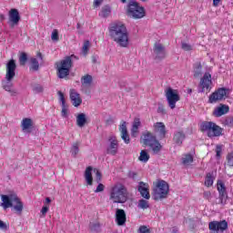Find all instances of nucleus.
<instances>
[{
	"instance_id": "30",
	"label": "nucleus",
	"mask_w": 233,
	"mask_h": 233,
	"mask_svg": "<svg viewBox=\"0 0 233 233\" xmlns=\"http://www.w3.org/2000/svg\"><path fill=\"white\" fill-rule=\"evenodd\" d=\"M79 147H81V142L76 141L72 144L70 148V154L72 157H77V154H79Z\"/></svg>"
},
{
	"instance_id": "38",
	"label": "nucleus",
	"mask_w": 233,
	"mask_h": 233,
	"mask_svg": "<svg viewBox=\"0 0 233 233\" xmlns=\"http://www.w3.org/2000/svg\"><path fill=\"white\" fill-rule=\"evenodd\" d=\"M81 83L85 86H90V85H92V76H90V75L84 76L82 77Z\"/></svg>"
},
{
	"instance_id": "46",
	"label": "nucleus",
	"mask_w": 233,
	"mask_h": 233,
	"mask_svg": "<svg viewBox=\"0 0 233 233\" xmlns=\"http://www.w3.org/2000/svg\"><path fill=\"white\" fill-rule=\"evenodd\" d=\"M27 59H28V56H26V53H22L19 57L20 65L25 66Z\"/></svg>"
},
{
	"instance_id": "2",
	"label": "nucleus",
	"mask_w": 233,
	"mask_h": 233,
	"mask_svg": "<svg viewBox=\"0 0 233 233\" xmlns=\"http://www.w3.org/2000/svg\"><path fill=\"white\" fill-rule=\"evenodd\" d=\"M17 65H15V60L11 59L7 62L5 66V76L2 80V86L5 92H9L11 96H17V89L14 88V77H15V70Z\"/></svg>"
},
{
	"instance_id": "41",
	"label": "nucleus",
	"mask_w": 233,
	"mask_h": 233,
	"mask_svg": "<svg viewBox=\"0 0 233 233\" xmlns=\"http://www.w3.org/2000/svg\"><path fill=\"white\" fill-rule=\"evenodd\" d=\"M32 90H33L34 94H43V91L45 89L43 88V86H41L39 84H35L32 87Z\"/></svg>"
},
{
	"instance_id": "55",
	"label": "nucleus",
	"mask_w": 233,
	"mask_h": 233,
	"mask_svg": "<svg viewBox=\"0 0 233 233\" xmlns=\"http://www.w3.org/2000/svg\"><path fill=\"white\" fill-rule=\"evenodd\" d=\"M94 172H96V180L99 183V181H101V172H99V170L97 168L94 169Z\"/></svg>"
},
{
	"instance_id": "60",
	"label": "nucleus",
	"mask_w": 233,
	"mask_h": 233,
	"mask_svg": "<svg viewBox=\"0 0 233 233\" xmlns=\"http://www.w3.org/2000/svg\"><path fill=\"white\" fill-rule=\"evenodd\" d=\"M171 233H179V230L177 228H173Z\"/></svg>"
},
{
	"instance_id": "5",
	"label": "nucleus",
	"mask_w": 233,
	"mask_h": 233,
	"mask_svg": "<svg viewBox=\"0 0 233 233\" xmlns=\"http://www.w3.org/2000/svg\"><path fill=\"white\" fill-rule=\"evenodd\" d=\"M127 15L132 19H143L147 13L145 7L139 5L136 0H129L127 5Z\"/></svg>"
},
{
	"instance_id": "28",
	"label": "nucleus",
	"mask_w": 233,
	"mask_h": 233,
	"mask_svg": "<svg viewBox=\"0 0 233 233\" xmlns=\"http://www.w3.org/2000/svg\"><path fill=\"white\" fill-rule=\"evenodd\" d=\"M76 125L79 128H83L86 125V114L79 113L76 115Z\"/></svg>"
},
{
	"instance_id": "7",
	"label": "nucleus",
	"mask_w": 233,
	"mask_h": 233,
	"mask_svg": "<svg viewBox=\"0 0 233 233\" xmlns=\"http://www.w3.org/2000/svg\"><path fill=\"white\" fill-rule=\"evenodd\" d=\"M165 94L168 106L171 108V110H174V108H176V103L181 99L179 93L177 90L172 89V87H167L165 90Z\"/></svg>"
},
{
	"instance_id": "12",
	"label": "nucleus",
	"mask_w": 233,
	"mask_h": 233,
	"mask_svg": "<svg viewBox=\"0 0 233 233\" xmlns=\"http://www.w3.org/2000/svg\"><path fill=\"white\" fill-rule=\"evenodd\" d=\"M227 96V89L225 88H218L217 91L212 93L209 96V103H218V101H221V99H225Z\"/></svg>"
},
{
	"instance_id": "3",
	"label": "nucleus",
	"mask_w": 233,
	"mask_h": 233,
	"mask_svg": "<svg viewBox=\"0 0 233 233\" xmlns=\"http://www.w3.org/2000/svg\"><path fill=\"white\" fill-rule=\"evenodd\" d=\"M109 199L113 203H127L128 199V190L121 183L115 184L109 191Z\"/></svg>"
},
{
	"instance_id": "36",
	"label": "nucleus",
	"mask_w": 233,
	"mask_h": 233,
	"mask_svg": "<svg viewBox=\"0 0 233 233\" xmlns=\"http://www.w3.org/2000/svg\"><path fill=\"white\" fill-rule=\"evenodd\" d=\"M138 159L142 163H147L148 159H150V155H148V152H147V150H142L140 152V156L138 157Z\"/></svg>"
},
{
	"instance_id": "62",
	"label": "nucleus",
	"mask_w": 233,
	"mask_h": 233,
	"mask_svg": "<svg viewBox=\"0 0 233 233\" xmlns=\"http://www.w3.org/2000/svg\"><path fill=\"white\" fill-rule=\"evenodd\" d=\"M187 94H192V89H187Z\"/></svg>"
},
{
	"instance_id": "25",
	"label": "nucleus",
	"mask_w": 233,
	"mask_h": 233,
	"mask_svg": "<svg viewBox=\"0 0 233 233\" xmlns=\"http://www.w3.org/2000/svg\"><path fill=\"white\" fill-rule=\"evenodd\" d=\"M228 112V106L220 105L219 106L216 107L213 114L216 117H221V116H225Z\"/></svg>"
},
{
	"instance_id": "6",
	"label": "nucleus",
	"mask_w": 233,
	"mask_h": 233,
	"mask_svg": "<svg viewBox=\"0 0 233 233\" xmlns=\"http://www.w3.org/2000/svg\"><path fill=\"white\" fill-rule=\"evenodd\" d=\"M56 65L59 79H65V77L70 74V69L72 68V58L70 56H66Z\"/></svg>"
},
{
	"instance_id": "42",
	"label": "nucleus",
	"mask_w": 233,
	"mask_h": 233,
	"mask_svg": "<svg viewBox=\"0 0 233 233\" xmlns=\"http://www.w3.org/2000/svg\"><path fill=\"white\" fill-rule=\"evenodd\" d=\"M181 48L185 52H190V50H193L194 46L187 42H182L181 43Z\"/></svg>"
},
{
	"instance_id": "53",
	"label": "nucleus",
	"mask_w": 233,
	"mask_h": 233,
	"mask_svg": "<svg viewBox=\"0 0 233 233\" xmlns=\"http://www.w3.org/2000/svg\"><path fill=\"white\" fill-rule=\"evenodd\" d=\"M0 229L8 230V225L5 223L3 220H0Z\"/></svg>"
},
{
	"instance_id": "58",
	"label": "nucleus",
	"mask_w": 233,
	"mask_h": 233,
	"mask_svg": "<svg viewBox=\"0 0 233 233\" xmlns=\"http://www.w3.org/2000/svg\"><path fill=\"white\" fill-rule=\"evenodd\" d=\"M50 203H52V200L50 199V198H46V201H45V205H50Z\"/></svg>"
},
{
	"instance_id": "59",
	"label": "nucleus",
	"mask_w": 233,
	"mask_h": 233,
	"mask_svg": "<svg viewBox=\"0 0 233 233\" xmlns=\"http://www.w3.org/2000/svg\"><path fill=\"white\" fill-rule=\"evenodd\" d=\"M200 130H201V132H205V123L204 122H202L200 124Z\"/></svg>"
},
{
	"instance_id": "64",
	"label": "nucleus",
	"mask_w": 233,
	"mask_h": 233,
	"mask_svg": "<svg viewBox=\"0 0 233 233\" xmlns=\"http://www.w3.org/2000/svg\"><path fill=\"white\" fill-rule=\"evenodd\" d=\"M186 225H188V221L186 220Z\"/></svg>"
},
{
	"instance_id": "40",
	"label": "nucleus",
	"mask_w": 233,
	"mask_h": 233,
	"mask_svg": "<svg viewBox=\"0 0 233 233\" xmlns=\"http://www.w3.org/2000/svg\"><path fill=\"white\" fill-rule=\"evenodd\" d=\"M226 161L227 167H233V151L228 153L226 156Z\"/></svg>"
},
{
	"instance_id": "61",
	"label": "nucleus",
	"mask_w": 233,
	"mask_h": 233,
	"mask_svg": "<svg viewBox=\"0 0 233 233\" xmlns=\"http://www.w3.org/2000/svg\"><path fill=\"white\" fill-rule=\"evenodd\" d=\"M37 57H39V59H43V55L41 53H37Z\"/></svg>"
},
{
	"instance_id": "54",
	"label": "nucleus",
	"mask_w": 233,
	"mask_h": 233,
	"mask_svg": "<svg viewBox=\"0 0 233 233\" xmlns=\"http://www.w3.org/2000/svg\"><path fill=\"white\" fill-rule=\"evenodd\" d=\"M48 209H49V208H48V206H44L43 208H42V209H41V214H42V216L45 218V216H46V213L48 212Z\"/></svg>"
},
{
	"instance_id": "32",
	"label": "nucleus",
	"mask_w": 233,
	"mask_h": 233,
	"mask_svg": "<svg viewBox=\"0 0 233 233\" xmlns=\"http://www.w3.org/2000/svg\"><path fill=\"white\" fill-rule=\"evenodd\" d=\"M148 147L151 148L153 154H158L159 152H161V148H163V146H161V143H159L157 139L155 140Z\"/></svg>"
},
{
	"instance_id": "17",
	"label": "nucleus",
	"mask_w": 233,
	"mask_h": 233,
	"mask_svg": "<svg viewBox=\"0 0 233 233\" xmlns=\"http://www.w3.org/2000/svg\"><path fill=\"white\" fill-rule=\"evenodd\" d=\"M70 99L72 102L73 106H80L81 103H83V99H81V95L77 93L76 89L70 90Z\"/></svg>"
},
{
	"instance_id": "49",
	"label": "nucleus",
	"mask_w": 233,
	"mask_h": 233,
	"mask_svg": "<svg viewBox=\"0 0 233 233\" xmlns=\"http://www.w3.org/2000/svg\"><path fill=\"white\" fill-rule=\"evenodd\" d=\"M132 127L139 129V127H141V120L139 118H135Z\"/></svg>"
},
{
	"instance_id": "19",
	"label": "nucleus",
	"mask_w": 233,
	"mask_h": 233,
	"mask_svg": "<svg viewBox=\"0 0 233 233\" xmlns=\"http://www.w3.org/2000/svg\"><path fill=\"white\" fill-rule=\"evenodd\" d=\"M116 222L119 227L127 223V213L123 209L117 208L116 211Z\"/></svg>"
},
{
	"instance_id": "23",
	"label": "nucleus",
	"mask_w": 233,
	"mask_h": 233,
	"mask_svg": "<svg viewBox=\"0 0 233 233\" xmlns=\"http://www.w3.org/2000/svg\"><path fill=\"white\" fill-rule=\"evenodd\" d=\"M21 20V16L19 15V11L17 9H11L9 11V21L13 25H17Z\"/></svg>"
},
{
	"instance_id": "56",
	"label": "nucleus",
	"mask_w": 233,
	"mask_h": 233,
	"mask_svg": "<svg viewBox=\"0 0 233 233\" xmlns=\"http://www.w3.org/2000/svg\"><path fill=\"white\" fill-rule=\"evenodd\" d=\"M101 3H103V0H95L94 5L97 7L101 5Z\"/></svg>"
},
{
	"instance_id": "26",
	"label": "nucleus",
	"mask_w": 233,
	"mask_h": 233,
	"mask_svg": "<svg viewBox=\"0 0 233 233\" xmlns=\"http://www.w3.org/2000/svg\"><path fill=\"white\" fill-rule=\"evenodd\" d=\"M11 199L14 203H15L14 208L16 212H23V202L17 197V195H11Z\"/></svg>"
},
{
	"instance_id": "4",
	"label": "nucleus",
	"mask_w": 233,
	"mask_h": 233,
	"mask_svg": "<svg viewBox=\"0 0 233 233\" xmlns=\"http://www.w3.org/2000/svg\"><path fill=\"white\" fill-rule=\"evenodd\" d=\"M170 190V187L168 183L165 180H158L154 183L153 188V196L154 199L157 201L158 199H167L168 197V192Z\"/></svg>"
},
{
	"instance_id": "57",
	"label": "nucleus",
	"mask_w": 233,
	"mask_h": 233,
	"mask_svg": "<svg viewBox=\"0 0 233 233\" xmlns=\"http://www.w3.org/2000/svg\"><path fill=\"white\" fill-rule=\"evenodd\" d=\"M219 3H221V0H213V6H219Z\"/></svg>"
},
{
	"instance_id": "18",
	"label": "nucleus",
	"mask_w": 233,
	"mask_h": 233,
	"mask_svg": "<svg viewBox=\"0 0 233 233\" xmlns=\"http://www.w3.org/2000/svg\"><path fill=\"white\" fill-rule=\"evenodd\" d=\"M153 130L156 134H158L159 137H165L167 136V127L163 122H157L153 125Z\"/></svg>"
},
{
	"instance_id": "9",
	"label": "nucleus",
	"mask_w": 233,
	"mask_h": 233,
	"mask_svg": "<svg viewBox=\"0 0 233 233\" xmlns=\"http://www.w3.org/2000/svg\"><path fill=\"white\" fill-rule=\"evenodd\" d=\"M209 230L217 233H224L228 228V222L227 220L212 221L208 224Z\"/></svg>"
},
{
	"instance_id": "37",
	"label": "nucleus",
	"mask_w": 233,
	"mask_h": 233,
	"mask_svg": "<svg viewBox=\"0 0 233 233\" xmlns=\"http://www.w3.org/2000/svg\"><path fill=\"white\" fill-rule=\"evenodd\" d=\"M30 63H31L30 69L34 70V72H37V70H39V61H37V58L31 57Z\"/></svg>"
},
{
	"instance_id": "31",
	"label": "nucleus",
	"mask_w": 233,
	"mask_h": 233,
	"mask_svg": "<svg viewBox=\"0 0 233 233\" xmlns=\"http://www.w3.org/2000/svg\"><path fill=\"white\" fill-rule=\"evenodd\" d=\"M214 179H216V173L214 171L208 173L206 176L205 186L212 187L214 185Z\"/></svg>"
},
{
	"instance_id": "10",
	"label": "nucleus",
	"mask_w": 233,
	"mask_h": 233,
	"mask_svg": "<svg viewBox=\"0 0 233 233\" xmlns=\"http://www.w3.org/2000/svg\"><path fill=\"white\" fill-rule=\"evenodd\" d=\"M217 190L218 192V199L220 203L225 205L228 198V194L227 193V186H225V182H223V180H218Z\"/></svg>"
},
{
	"instance_id": "44",
	"label": "nucleus",
	"mask_w": 233,
	"mask_h": 233,
	"mask_svg": "<svg viewBox=\"0 0 233 233\" xmlns=\"http://www.w3.org/2000/svg\"><path fill=\"white\" fill-rule=\"evenodd\" d=\"M90 48V42L89 41H85L83 47H82V53L84 56H86L88 54V49Z\"/></svg>"
},
{
	"instance_id": "13",
	"label": "nucleus",
	"mask_w": 233,
	"mask_h": 233,
	"mask_svg": "<svg viewBox=\"0 0 233 233\" xmlns=\"http://www.w3.org/2000/svg\"><path fill=\"white\" fill-rule=\"evenodd\" d=\"M108 141H109V145L107 147V154H110L111 156H116L119 148V143L117 142V137H116L115 136H111Z\"/></svg>"
},
{
	"instance_id": "15",
	"label": "nucleus",
	"mask_w": 233,
	"mask_h": 233,
	"mask_svg": "<svg viewBox=\"0 0 233 233\" xmlns=\"http://www.w3.org/2000/svg\"><path fill=\"white\" fill-rule=\"evenodd\" d=\"M120 137L128 145L130 143V136L128 135V129L127 128V122L123 121L119 126Z\"/></svg>"
},
{
	"instance_id": "24",
	"label": "nucleus",
	"mask_w": 233,
	"mask_h": 233,
	"mask_svg": "<svg viewBox=\"0 0 233 233\" xmlns=\"http://www.w3.org/2000/svg\"><path fill=\"white\" fill-rule=\"evenodd\" d=\"M185 137H187V136L183 131H177L174 134L173 141L176 145L181 146L183 145V141H185Z\"/></svg>"
},
{
	"instance_id": "51",
	"label": "nucleus",
	"mask_w": 233,
	"mask_h": 233,
	"mask_svg": "<svg viewBox=\"0 0 233 233\" xmlns=\"http://www.w3.org/2000/svg\"><path fill=\"white\" fill-rule=\"evenodd\" d=\"M138 233H150V229L147 226H140L138 228Z\"/></svg>"
},
{
	"instance_id": "50",
	"label": "nucleus",
	"mask_w": 233,
	"mask_h": 233,
	"mask_svg": "<svg viewBox=\"0 0 233 233\" xmlns=\"http://www.w3.org/2000/svg\"><path fill=\"white\" fill-rule=\"evenodd\" d=\"M137 134H139V129L137 127H131V136L132 137H137Z\"/></svg>"
},
{
	"instance_id": "20",
	"label": "nucleus",
	"mask_w": 233,
	"mask_h": 233,
	"mask_svg": "<svg viewBox=\"0 0 233 233\" xmlns=\"http://www.w3.org/2000/svg\"><path fill=\"white\" fill-rule=\"evenodd\" d=\"M1 199L2 203L0 204V207H3L5 210L14 207V204L12 203L14 202V200H12V195H1Z\"/></svg>"
},
{
	"instance_id": "11",
	"label": "nucleus",
	"mask_w": 233,
	"mask_h": 233,
	"mask_svg": "<svg viewBox=\"0 0 233 233\" xmlns=\"http://www.w3.org/2000/svg\"><path fill=\"white\" fill-rule=\"evenodd\" d=\"M153 53L155 58L157 61H161L162 59H165V57H167V49L163 46L162 44L156 43L153 48Z\"/></svg>"
},
{
	"instance_id": "29",
	"label": "nucleus",
	"mask_w": 233,
	"mask_h": 233,
	"mask_svg": "<svg viewBox=\"0 0 233 233\" xmlns=\"http://www.w3.org/2000/svg\"><path fill=\"white\" fill-rule=\"evenodd\" d=\"M94 169L92 168V167H87L86 168L85 175H84L85 179H86L87 185H89V186H92L93 183H94V178L92 177V171Z\"/></svg>"
},
{
	"instance_id": "22",
	"label": "nucleus",
	"mask_w": 233,
	"mask_h": 233,
	"mask_svg": "<svg viewBox=\"0 0 233 233\" xmlns=\"http://www.w3.org/2000/svg\"><path fill=\"white\" fill-rule=\"evenodd\" d=\"M138 192H140L142 198L145 199H150V192H148V184L140 182L138 185Z\"/></svg>"
},
{
	"instance_id": "45",
	"label": "nucleus",
	"mask_w": 233,
	"mask_h": 233,
	"mask_svg": "<svg viewBox=\"0 0 233 233\" xmlns=\"http://www.w3.org/2000/svg\"><path fill=\"white\" fill-rule=\"evenodd\" d=\"M89 227L93 232H98L99 228H101L99 222L90 223Z\"/></svg>"
},
{
	"instance_id": "34",
	"label": "nucleus",
	"mask_w": 233,
	"mask_h": 233,
	"mask_svg": "<svg viewBox=\"0 0 233 233\" xmlns=\"http://www.w3.org/2000/svg\"><path fill=\"white\" fill-rule=\"evenodd\" d=\"M201 76H203V73L201 72V64L196 63L194 65V77L199 78Z\"/></svg>"
},
{
	"instance_id": "33",
	"label": "nucleus",
	"mask_w": 233,
	"mask_h": 233,
	"mask_svg": "<svg viewBox=\"0 0 233 233\" xmlns=\"http://www.w3.org/2000/svg\"><path fill=\"white\" fill-rule=\"evenodd\" d=\"M110 14H112V9L110 8V6L105 5L104 7H102V9L99 13V16L100 17H108V15H110Z\"/></svg>"
},
{
	"instance_id": "43",
	"label": "nucleus",
	"mask_w": 233,
	"mask_h": 233,
	"mask_svg": "<svg viewBox=\"0 0 233 233\" xmlns=\"http://www.w3.org/2000/svg\"><path fill=\"white\" fill-rule=\"evenodd\" d=\"M215 152H216L217 159H220L221 158V154L223 152V145H217Z\"/></svg>"
},
{
	"instance_id": "52",
	"label": "nucleus",
	"mask_w": 233,
	"mask_h": 233,
	"mask_svg": "<svg viewBox=\"0 0 233 233\" xmlns=\"http://www.w3.org/2000/svg\"><path fill=\"white\" fill-rule=\"evenodd\" d=\"M105 190V185L98 184L96 189L95 190L96 193L103 192Z\"/></svg>"
},
{
	"instance_id": "47",
	"label": "nucleus",
	"mask_w": 233,
	"mask_h": 233,
	"mask_svg": "<svg viewBox=\"0 0 233 233\" xmlns=\"http://www.w3.org/2000/svg\"><path fill=\"white\" fill-rule=\"evenodd\" d=\"M198 92H205V76L200 79V84L198 85Z\"/></svg>"
},
{
	"instance_id": "48",
	"label": "nucleus",
	"mask_w": 233,
	"mask_h": 233,
	"mask_svg": "<svg viewBox=\"0 0 233 233\" xmlns=\"http://www.w3.org/2000/svg\"><path fill=\"white\" fill-rule=\"evenodd\" d=\"M52 41H59V33L56 29L53 30L51 35Z\"/></svg>"
},
{
	"instance_id": "63",
	"label": "nucleus",
	"mask_w": 233,
	"mask_h": 233,
	"mask_svg": "<svg viewBox=\"0 0 233 233\" xmlns=\"http://www.w3.org/2000/svg\"><path fill=\"white\" fill-rule=\"evenodd\" d=\"M121 3H127V0H120Z\"/></svg>"
},
{
	"instance_id": "16",
	"label": "nucleus",
	"mask_w": 233,
	"mask_h": 233,
	"mask_svg": "<svg viewBox=\"0 0 233 233\" xmlns=\"http://www.w3.org/2000/svg\"><path fill=\"white\" fill-rule=\"evenodd\" d=\"M34 127V120H32V118H23L22 122H21V128H22V132H24L25 134H30V132H32V128Z\"/></svg>"
},
{
	"instance_id": "1",
	"label": "nucleus",
	"mask_w": 233,
	"mask_h": 233,
	"mask_svg": "<svg viewBox=\"0 0 233 233\" xmlns=\"http://www.w3.org/2000/svg\"><path fill=\"white\" fill-rule=\"evenodd\" d=\"M109 35L122 48L128 46V31L122 23L113 24L109 28Z\"/></svg>"
},
{
	"instance_id": "21",
	"label": "nucleus",
	"mask_w": 233,
	"mask_h": 233,
	"mask_svg": "<svg viewBox=\"0 0 233 233\" xmlns=\"http://www.w3.org/2000/svg\"><path fill=\"white\" fill-rule=\"evenodd\" d=\"M58 96L62 106L61 116L62 117L66 118L68 117V108L66 107V102L65 101V95L63 94V92L58 91Z\"/></svg>"
},
{
	"instance_id": "27",
	"label": "nucleus",
	"mask_w": 233,
	"mask_h": 233,
	"mask_svg": "<svg viewBox=\"0 0 233 233\" xmlns=\"http://www.w3.org/2000/svg\"><path fill=\"white\" fill-rule=\"evenodd\" d=\"M214 88V83H212V75L206 73L205 74V89L208 92H210Z\"/></svg>"
},
{
	"instance_id": "39",
	"label": "nucleus",
	"mask_w": 233,
	"mask_h": 233,
	"mask_svg": "<svg viewBox=\"0 0 233 233\" xmlns=\"http://www.w3.org/2000/svg\"><path fill=\"white\" fill-rule=\"evenodd\" d=\"M150 207V204L148 203V200L140 199L137 204L138 208H142L143 210H146Z\"/></svg>"
},
{
	"instance_id": "8",
	"label": "nucleus",
	"mask_w": 233,
	"mask_h": 233,
	"mask_svg": "<svg viewBox=\"0 0 233 233\" xmlns=\"http://www.w3.org/2000/svg\"><path fill=\"white\" fill-rule=\"evenodd\" d=\"M205 130H207L208 137H219L223 134V128L214 122H205Z\"/></svg>"
},
{
	"instance_id": "35",
	"label": "nucleus",
	"mask_w": 233,
	"mask_h": 233,
	"mask_svg": "<svg viewBox=\"0 0 233 233\" xmlns=\"http://www.w3.org/2000/svg\"><path fill=\"white\" fill-rule=\"evenodd\" d=\"M194 161V157L190 154L184 155L182 157V164L187 167V165H190V163H193Z\"/></svg>"
},
{
	"instance_id": "14",
	"label": "nucleus",
	"mask_w": 233,
	"mask_h": 233,
	"mask_svg": "<svg viewBox=\"0 0 233 233\" xmlns=\"http://www.w3.org/2000/svg\"><path fill=\"white\" fill-rule=\"evenodd\" d=\"M155 140H157V138L150 131H145L140 137V142L146 147L152 145Z\"/></svg>"
}]
</instances>
